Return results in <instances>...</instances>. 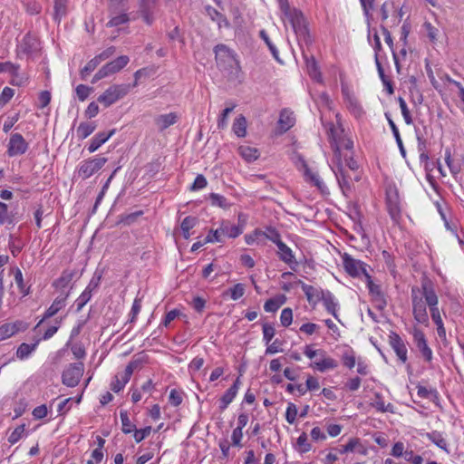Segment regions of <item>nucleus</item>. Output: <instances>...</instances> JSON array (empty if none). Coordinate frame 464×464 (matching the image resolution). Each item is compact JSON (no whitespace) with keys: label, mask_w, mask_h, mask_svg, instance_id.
Segmentation results:
<instances>
[{"label":"nucleus","mask_w":464,"mask_h":464,"mask_svg":"<svg viewBox=\"0 0 464 464\" xmlns=\"http://www.w3.org/2000/svg\"><path fill=\"white\" fill-rule=\"evenodd\" d=\"M429 291L435 292L431 282L428 279L422 280L420 287L412 286L411 291L413 317L418 323L424 325L429 324L426 294Z\"/></svg>","instance_id":"f257e3e1"},{"label":"nucleus","mask_w":464,"mask_h":464,"mask_svg":"<svg viewBox=\"0 0 464 464\" xmlns=\"http://www.w3.org/2000/svg\"><path fill=\"white\" fill-rule=\"evenodd\" d=\"M329 138L337 165L343 164V155L353 151V142L346 137L343 129L334 125L329 130Z\"/></svg>","instance_id":"f03ea898"},{"label":"nucleus","mask_w":464,"mask_h":464,"mask_svg":"<svg viewBox=\"0 0 464 464\" xmlns=\"http://www.w3.org/2000/svg\"><path fill=\"white\" fill-rule=\"evenodd\" d=\"M281 9L285 14V16L288 19L290 22L295 33L299 37H303L304 39L306 38L308 35V30L306 27L305 20L303 15V14L296 10V9H291L289 7V5L286 1L284 3H281Z\"/></svg>","instance_id":"7ed1b4c3"},{"label":"nucleus","mask_w":464,"mask_h":464,"mask_svg":"<svg viewBox=\"0 0 464 464\" xmlns=\"http://www.w3.org/2000/svg\"><path fill=\"white\" fill-rule=\"evenodd\" d=\"M130 90V84H114L109 87L102 94H101L97 101L105 108H108L117 101L126 96Z\"/></svg>","instance_id":"20e7f679"},{"label":"nucleus","mask_w":464,"mask_h":464,"mask_svg":"<svg viewBox=\"0 0 464 464\" xmlns=\"http://www.w3.org/2000/svg\"><path fill=\"white\" fill-rule=\"evenodd\" d=\"M216 61L218 66L225 70H235L238 72L240 69L239 62L236 59L232 51L226 45L218 44L215 47Z\"/></svg>","instance_id":"39448f33"},{"label":"nucleus","mask_w":464,"mask_h":464,"mask_svg":"<svg viewBox=\"0 0 464 464\" xmlns=\"http://www.w3.org/2000/svg\"><path fill=\"white\" fill-rule=\"evenodd\" d=\"M83 372L82 362L71 363L63 372L62 382L68 387H75L80 382Z\"/></svg>","instance_id":"423d86ee"},{"label":"nucleus","mask_w":464,"mask_h":464,"mask_svg":"<svg viewBox=\"0 0 464 464\" xmlns=\"http://www.w3.org/2000/svg\"><path fill=\"white\" fill-rule=\"evenodd\" d=\"M107 158L100 157L83 160L78 169L77 174L82 179H86L99 171L107 162Z\"/></svg>","instance_id":"0eeeda50"},{"label":"nucleus","mask_w":464,"mask_h":464,"mask_svg":"<svg viewBox=\"0 0 464 464\" xmlns=\"http://www.w3.org/2000/svg\"><path fill=\"white\" fill-rule=\"evenodd\" d=\"M343 267L345 271L353 277H359L361 275H369L366 271L365 265L357 259H354L347 253L342 256Z\"/></svg>","instance_id":"6e6552de"},{"label":"nucleus","mask_w":464,"mask_h":464,"mask_svg":"<svg viewBox=\"0 0 464 464\" xmlns=\"http://www.w3.org/2000/svg\"><path fill=\"white\" fill-rule=\"evenodd\" d=\"M28 149V144L20 133L11 135L8 144V155L18 156L24 154Z\"/></svg>","instance_id":"1a4fd4ad"},{"label":"nucleus","mask_w":464,"mask_h":464,"mask_svg":"<svg viewBox=\"0 0 464 464\" xmlns=\"http://www.w3.org/2000/svg\"><path fill=\"white\" fill-rule=\"evenodd\" d=\"M412 334H413V340L416 343L417 348L421 353V354L425 358V360L427 362H430L432 359V352L427 344V341H426L423 332L419 328H414Z\"/></svg>","instance_id":"9d476101"},{"label":"nucleus","mask_w":464,"mask_h":464,"mask_svg":"<svg viewBox=\"0 0 464 464\" xmlns=\"http://www.w3.org/2000/svg\"><path fill=\"white\" fill-rule=\"evenodd\" d=\"M158 0H140V12L144 22L150 25L154 21Z\"/></svg>","instance_id":"9b49d317"},{"label":"nucleus","mask_w":464,"mask_h":464,"mask_svg":"<svg viewBox=\"0 0 464 464\" xmlns=\"http://www.w3.org/2000/svg\"><path fill=\"white\" fill-rule=\"evenodd\" d=\"M389 343L398 358L402 362H405L407 361V348L400 335L394 332H392L389 335Z\"/></svg>","instance_id":"f8f14e48"},{"label":"nucleus","mask_w":464,"mask_h":464,"mask_svg":"<svg viewBox=\"0 0 464 464\" xmlns=\"http://www.w3.org/2000/svg\"><path fill=\"white\" fill-rule=\"evenodd\" d=\"M311 366L324 372L327 370L335 369L338 366V362L334 359L327 356L326 352L324 350V355H318Z\"/></svg>","instance_id":"ddd939ff"},{"label":"nucleus","mask_w":464,"mask_h":464,"mask_svg":"<svg viewBox=\"0 0 464 464\" xmlns=\"http://www.w3.org/2000/svg\"><path fill=\"white\" fill-rule=\"evenodd\" d=\"M427 294V304L430 311V315L432 321L435 323V324H442V319L440 316V313L438 307L439 298L436 294V292H426Z\"/></svg>","instance_id":"4468645a"},{"label":"nucleus","mask_w":464,"mask_h":464,"mask_svg":"<svg viewBox=\"0 0 464 464\" xmlns=\"http://www.w3.org/2000/svg\"><path fill=\"white\" fill-rule=\"evenodd\" d=\"M69 294L61 295L57 296L51 306L46 310L44 313V317L42 320L37 324L36 327H38L44 321H45L48 318H51L54 316L60 310H62L65 306L66 299L68 297Z\"/></svg>","instance_id":"2eb2a0df"},{"label":"nucleus","mask_w":464,"mask_h":464,"mask_svg":"<svg viewBox=\"0 0 464 464\" xmlns=\"http://www.w3.org/2000/svg\"><path fill=\"white\" fill-rule=\"evenodd\" d=\"M179 118V117L176 112L160 114L155 117L154 123L160 131H163L169 126L174 125L178 121Z\"/></svg>","instance_id":"dca6fc26"},{"label":"nucleus","mask_w":464,"mask_h":464,"mask_svg":"<svg viewBox=\"0 0 464 464\" xmlns=\"http://www.w3.org/2000/svg\"><path fill=\"white\" fill-rule=\"evenodd\" d=\"M129 61L130 59L127 55H121L116 58L115 60L103 65L102 69L104 72H106V75L109 76L111 74L120 72L128 64Z\"/></svg>","instance_id":"f3484780"},{"label":"nucleus","mask_w":464,"mask_h":464,"mask_svg":"<svg viewBox=\"0 0 464 464\" xmlns=\"http://www.w3.org/2000/svg\"><path fill=\"white\" fill-rule=\"evenodd\" d=\"M299 284L301 285L302 290L305 294L306 298L309 303H316V302L320 301L322 295L325 292V291L322 290L321 288H316L313 285H306L302 281H299Z\"/></svg>","instance_id":"a211bd4d"},{"label":"nucleus","mask_w":464,"mask_h":464,"mask_svg":"<svg viewBox=\"0 0 464 464\" xmlns=\"http://www.w3.org/2000/svg\"><path fill=\"white\" fill-rule=\"evenodd\" d=\"M115 130H111L109 132H99L91 140L88 147L89 152L92 153L96 151L102 144H104L113 134Z\"/></svg>","instance_id":"6ab92c4d"},{"label":"nucleus","mask_w":464,"mask_h":464,"mask_svg":"<svg viewBox=\"0 0 464 464\" xmlns=\"http://www.w3.org/2000/svg\"><path fill=\"white\" fill-rule=\"evenodd\" d=\"M240 380L239 377L234 382L233 385L225 392V394L220 399V409L224 411L227 407L232 402L234 398L236 397L237 391L239 389Z\"/></svg>","instance_id":"aec40b11"},{"label":"nucleus","mask_w":464,"mask_h":464,"mask_svg":"<svg viewBox=\"0 0 464 464\" xmlns=\"http://www.w3.org/2000/svg\"><path fill=\"white\" fill-rule=\"evenodd\" d=\"M343 94L344 96L349 111L355 117H360L362 113V109L360 103L358 102L357 99L353 94H351L349 91L346 89H343Z\"/></svg>","instance_id":"412c9836"},{"label":"nucleus","mask_w":464,"mask_h":464,"mask_svg":"<svg viewBox=\"0 0 464 464\" xmlns=\"http://www.w3.org/2000/svg\"><path fill=\"white\" fill-rule=\"evenodd\" d=\"M335 176L343 193L346 195V193L351 190V178L345 172L343 164L337 165Z\"/></svg>","instance_id":"4be33fe9"},{"label":"nucleus","mask_w":464,"mask_h":464,"mask_svg":"<svg viewBox=\"0 0 464 464\" xmlns=\"http://www.w3.org/2000/svg\"><path fill=\"white\" fill-rule=\"evenodd\" d=\"M295 119L294 113L286 109L280 112L278 125L283 131H287L295 124Z\"/></svg>","instance_id":"5701e85b"},{"label":"nucleus","mask_w":464,"mask_h":464,"mask_svg":"<svg viewBox=\"0 0 464 464\" xmlns=\"http://www.w3.org/2000/svg\"><path fill=\"white\" fill-rule=\"evenodd\" d=\"M221 232L225 237L229 238H236L243 232V227L231 224L229 221H222Z\"/></svg>","instance_id":"b1692460"},{"label":"nucleus","mask_w":464,"mask_h":464,"mask_svg":"<svg viewBox=\"0 0 464 464\" xmlns=\"http://www.w3.org/2000/svg\"><path fill=\"white\" fill-rule=\"evenodd\" d=\"M22 324H23L22 322H16L14 324H5L1 325L0 326V342L15 334L20 330V326Z\"/></svg>","instance_id":"393cba45"},{"label":"nucleus","mask_w":464,"mask_h":464,"mask_svg":"<svg viewBox=\"0 0 464 464\" xmlns=\"http://www.w3.org/2000/svg\"><path fill=\"white\" fill-rule=\"evenodd\" d=\"M321 300L324 303L325 309L337 318V303L334 301V296L329 291H325L322 295Z\"/></svg>","instance_id":"a878e982"},{"label":"nucleus","mask_w":464,"mask_h":464,"mask_svg":"<svg viewBox=\"0 0 464 464\" xmlns=\"http://www.w3.org/2000/svg\"><path fill=\"white\" fill-rule=\"evenodd\" d=\"M277 247L279 258L282 261L288 265L295 263L292 250L284 242L278 244Z\"/></svg>","instance_id":"bb28decb"},{"label":"nucleus","mask_w":464,"mask_h":464,"mask_svg":"<svg viewBox=\"0 0 464 464\" xmlns=\"http://www.w3.org/2000/svg\"><path fill=\"white\" fill-rule=\"evenodd\" d=\"M95 129L96 125L94 122H81L76 130L77 137L81 140H84L90 136Z\"/></svg>","instance_id":"cd10ccee"},{"label":"nucleus","mask_w":464,"mask_h":464,"mask_svg":"<svg viewBox=\"0 0 464 464\" xmlns=\"http://www.w3.org/2000/svg\"><path fill=\"white\" fill-rule=\"evenodd\" d=\"M238 152L248 162L256 160L259 156L258 150L249 146H240Z\"/></svg>","instance_id":"c85d7f7f"},{"label":"nucleus","mask_w":464,"mask_h":464,"mask_svg":"<svg viewBox=\"0 0 464 464\" xmlns=\"http://www.w3.org/2000/svg\"><path fill=\"white\" fill-rule=\"evenodd\" d=\"M233 130L237 137H245L246 134V118L240 115L233 123Z\"/></svg>","instance_id":"c756f323"},{"label":"nucleus","mask_w":464,"mask_h":464,"mask_svg":"<svg viewBox=\"0 0 464 464\" xmlns=\"http://www.w3.org/2000/svg\"><path fill=\"white\" fill-rule=\"evenodd\" d=\"M111 20L107 23V26L113 27L118 26L129 22L130 18L126 12H121L118 14H111Z\"/></svg>","instance_id":"7c9ffc66"},{"label":"nucleus","mask_w":464,"mask_h":464,"mask_svg":"<svg viewBox=\"0 0 464 464\" xmlns=\"http://www.w3.org/2000/svg\"><path fill=\"white\" fill-rule=\"evenodd\" d=\"M427 438L441 450L448 451L447 441L439 431L434 430L432 432L427 433Z\"/></svg>","instance_id":"2f4dec72"},{"label":"nucleus","mask_w":464,"mask_h":464,"mask_svg":"<svg viewBox=\"0 0 464 464\" xmlns=\"http://www.w3.org/2000/svg\"><path fill=\"white\" fill-rule=\"evenodd\" d=\"M304 167H305L304 175H305L306 179L310 182H312L314 186H316L318 188V189H320L321 191H324V189L326 188H325L324 184L323 183V181L320 179L318 174L312 172L311 169L309 168H307V166H304Z\"/></svg>","instance_id":"473e14b6"},{"label":"nucleus","mask_w":464,"mask_h":464,"mask_svg":"<svg viewBox=\"0 0 464 464\" xmlns=\"http://www.w3.org/2000/svg\"><path fill=\"white\" fill-rule=\"evenodd\" d=\"M37 344H38V342H36L33 344H28V343H23L22 344H20V346L18 347V349L16 351V356L21 360L28 357V355L33 351L35 350Z\"/></svg>","instance_id":"72a5a7b5"},{"label":"nucleus","mask_w":464,"mask_h":464,"mask_svg":"<svg viewBox=\"0 0 464 464\" xmlns=\"http://www.w3.org/2000/svg\"><path fill=\"white\" fill-rule=\"evenodd\" d=\"M127 0H110L109 11L110 14H118L127 11Z\"/></svg>","instance_id":"f704fd0d"},{"label":"nucleus","mask_w":464,"mask_h":464,"mask_svg":"<svg viewBox=\"0 0 464 464\" xmlns=\"http://www.w3.org/2000/svg\"><path fill=\"white\" fill-rule=\"evenodd\" d=\"M387 208L392 218L396 220L400 217L401 213V208L397 198L392 199V198L389 196L387 199Z\"/></svg>","instance_id":"c9c22d12"},{"label":"nucleus","mask_w":464,"mask_h":464,"mask_svg":"<svg viewBox=\"0 0 464 464\" xmlns=\"http://www.w3.org/2000/svg\"><path fill=\"white\" fill-rule=\"evenodd\" d=\"M306 67L308 73L312 78L315 79L318 82L322 81L321 72H319L317 63L314 58H312L311 60H306Z\"/></svg>","instance_id":"e433bc0d"},{"label":"nucleus","mask_w":464,"mask_h":464,"mask_svg":"<svg viewBox=\"0 0 464 464\" xmlns=\"http://www.w3.org/2000/svg\"><path fill=\"white\" fill-rule=\"evenodd\" d=\"M100 63H101V62L97 59L96 56L94 58H92L91 61H89L87 63V64L81 70V72H80L81 78L82 80H85L87 78V76L92 72H93Z\"/></svg>","instance_id":"4c0bfd02"},{"label":"nucleus","mask_w":464,"mask_h":464,"mask_svg":"<svg viewBox=\"0 0 464 464\" xmlns=\"http://www.w3.org/2000/svg\"><path fill=\"white\" fill-rule=\"evenodd\" d=\"M67 0H54V19L60 22L66 14Z\"/></svg>","instance_id":"58836bf2"},{"label":"nucleus","mask_w":464,"mask_h":464,"mask_svg":"<svg viewBox=\"0 0 464 464\" xmlns=\"http://www.w3.org/2000/svg\"><path fill=\"white\" fill-rule=\"evenodd\" d=\"M284 303L285 296H282L281 300L271 298L265 303L264 309L266 312L273 313L276 312Z\"/></svg>","instance_id":"ea45409f"},{"label":"nucleus","mask_w":464,"mask_h":464,"mask_svg":"<svg viewBox=\"0 0 464 464\" xmlns=\"http://www.w3.org/2000/svg\"><path fill=\"white\" fill-rule=\"evenodd\" d=\"M73 274L72 272L64 271L62 276L54 281L53 285L58 288L66 287L72 281Z\"/></svg>","instance_id":"a19ab883"},{"label":"nucleus","mask_w":464,"mask_h":464,"mask_svg":"<svg viewBox=\"0 0 464 464\" xmlns=\"http://www.w3.org/2000/svg\"><path fill=\"white\" fill-rule=\"evenodd\" d=\"M209 199L213 206H218L222 208H228L230 204L227 203V198L219 194L211 193Z\"/></svg>","instance_id":"79ce46f5"},{"label":"nucleus","mask_w":464,"mask_h":464,"mask_svg":"<svg viewBox=\"0 0 464 464\" xmlns=\"http://www.w3.org/2000/svg\"><path fill=\"white\" fill-rule=\"evenodd\" d=\"M19 65L10 62L0 63V72H9L12 76L18 77Z\"/></svg>","instance_id":"37998d69"},{"label":"nucleus","mask_w":464,"mask_h":464,"mask_svg":"<svg viewBox=\"0 0 464 464\" xmlns=\"http://www.w3.org/2000/svg\"><path fill=\"white\" fill-rule=\"evenodd\" d=\"M388 121H389V125H390V127H391V129L392 130V133H393V135H394V137L396 139V142H397V144L399 146L400 151H401V155L403 157H405V153L406 152H405V149H404L403 144H402V140H401V136H400L399 130H398L396 124L394 123V121L392 119H388Z\"/></svg>","instance_id":"c03bdc74"},{"label":"nucleus","mask_w":464,"mask_h":464,"mask_svg":"<svg viewBox=\"0 0 464 464\" xmlns=\"http://www.w3.org/2000/svg\"><path fill=\"white\" fill-rule=\"evenodd\" d=\"M120 417L122 424V431L126 434L132 432L135 430V425L130 420L127 412L121 411Z\"/></svg>","instance_id":"a18cd8bd"},{"label":"nucleus","mask_w":464,"mask_h":464,"mask_svg":"<svg viewBox=\"0 0 464 464\" xmlns=\"http://www.w3.org/2000/svg\"><path fill=\"white\" fill-rule=\"evenodd\" d=\"M372 406L381 412L392 411V405H385L383 400L379 394H376L375 401L372 402Z\"/></svg>","instance_id":"49530a36"},{"label":"nucleus","mask_w":464,"mask_h":464,"mask_svg":"<svg viewBox=\"0 0 464 464\" xmlns=\"http://www.w3.org/2000/svg\"><path fill=\"white\" fill-rule=\"evenodd\" d=\"M224 233L221 232V226L216 229H211L209 234L205 238V243H213V242H223Z\"/></svg>","instance_id":"de8ad7c7"},{"label":"nucleus","mask_w":464,"mask_h":464,"mask_svg":"<svg viewBox=\"0 0 464 464\" xmlns=\"http://www.w3.org/2000/svg\"><path fill=\"white\" fill-rule=\"evenodd\" d=\"M227 293H229L231 299L237 300L244 295L245 285L241 283L236 284L227 290Z\"/></svg>","instance_id":"09e8293b"},{"label":"nucleus","mask_w":464,"mask_h":464,"mask_svg":"<svg viewBox=\"0 0 464 464\" xmlns=\"http://www.w3.org/2000/svg\"><path fill=\"white\" fill-rule=\"evenodd\" d=\"M235 107H236L235 104H231L229 107H227L226 109L223 110V111L218 119V127L219 129H224L227 127V117H228L229 113L233 111Z\"/></svg>","instance_id":"8fccbe9b"},{"label":"nucleus","mask_w":464,"mask_h":464,"mask_svg":"<svg viewBox=\"0 0 464 464\" xmlns=\"http://www.w3.org/2000/svg\"><path fill=\"white\" fill-rule=\"evenodd\" d=\"M398 101H399L400 108L401 111V114L403 116V119H404L406 124H408V125L411 124L412 118H411V112L408 109V106L406 104V102L401 97H399Z\"/></svg>","instance_id":"3c124183"},{"label":"nucleus","mask_w":464,"mask_h":464,"mask_svg":"<svg viewBox=\"0 0 464 464\" xmlns=\"http://www.w3.org/2000/svg\"><path fill=\"white\" fill-rule=\"evenodd\" d=\"M5 222L12 224L14 222V218L12 216L8 215L7 205L0 201V225H3Z\"/></svg>","instance_id":"603ef678"},{"label":"nucleus","mask_w":464,"mask_h":464,"mask_svg":"<svg viewBox=\"0 0 464 464\" xmlns=\"http://www.w3.org/2000/svg\"><path fill=\"white\" fill-rule=\"evenodd\" d=\"M276 334V330L273 325L265 323L263 324V338L266 344H268Z\"/></svg>","instance_id":"864d4df0"},{"label":"nucleus","mask_w":464,"mask_h":464,"mask_svg":"<svg viewBox=\"0 0 464 464\" xmlns=\"http://www.w3.org/2000/svg\"><path fill=\"white\" fill-rule=\"evenodd\" d=\"M75 91L79 100L83 102L88 98L90 93L92 92V88L84 84H79L76 87Z\"/></svg>","instance_id":"5fc2aeb1"},{"label":"nucleus","mask_w":464,"mask_h":464,"mask_svg":"<svg viewBox=\"0 0 464 464\" xmlns=\"http://www.w3.org/2000/svg\"><path fill=\"white\" fill-rule=\"evenodd\" d=\"M297 413H298V411H297L296 406L292 402L288 403L286 412H285L286 421L289 424H293L296 420Z\"/></svg>","instance_id":"6e6d98bb"},{"label":"nucleus","mask_w":464,"mask_h":464,"mask_svg":"<svg viewBox=\"0 0 464 464\" xmlns=\"http://www.w3.org/2000/svg\"><path fill=\"white\" fill-rule=\"evenodd\" d=\"M280 321L283 326L287 327L293 321V311L291 308H285L281 312Z\"/></svg>","instance_id":"4d7b16f0"},{"label":"nucleus","mask_w":464,"mask_h":464,"mask_svg":"<svg viewBox=\"0 0 464 464\" xmlns=\"http://www.w3.org/2000/svg\"><path fill=\"white\" fill-rule=\"evenodd\" d=\"M197 223H198L197 218L188 216V217H186L182 220L180 228H181L182 232H188L192 227H194L196 226Z\"/></svg>","instance_id":"13d9d810"},{"label":"nucleus","mask_w":464,"mask_h":464,"mask_svg":"<svg viewBox=\"0 0 464 464\" xmlns=\"http://www.w3.org/2000/svg\"><path fill=\"white\" fill-rule=\"evenodd\" d=\"M92 294L89 290H84L82 295L76 300L77 311L82 309V307L90 301Z\"/></svg>","instance_id":"bf43d9fd"},{"label":"nucleus","mask_w":464,"mask_h":464,"mask_svg":"<svg viewBox=\"0 0 464 464\" xmlns=\"http://www.w3.org/2000/svg\"><path fill=\"white\" fill-rule=\"evenodd\" d=\"M297 445L299 447V450L302 453L307 452L311 450V445L307 442V435L305 432H303L297 439Z\"/></svg>","instance_id":"052dcab7"},{"label":"nucleus","mask_w":464,"mask_h":464,"mask_svg":"<svg viewBox=\"0 0 464 464\" xmlns=\"http://www.w3.org/2000/svg\"><path fill=\"white\" fill-rule=\"evenodd\" d=\"M133 431H134V434H133L134 440H136V442H140L141 440H143L146 437H148L150 434L151 427L148 426V427H145L140 430L135 429Z\"/></svg>","instance_id":"680f3d73"},{"label":"nucleus","mask_w":464,"mask_h":464,"mask_svg":"<svg viewBox=\"0 0 464 464\" xmlns=\"http://www.w3.org/2000/svg\"><path fill=\"white\" fill-rule=\"evenodd\" d=\"M353 151H350V153H343V159L346 167H348L351 170H355L358 169V164L356 160H353Z\"/></svg>","instance_id":"e2e57ef3"},{"label":"nucleus","mask_w":464,"mask_h":464,"mask_svg":"<svg viewBox=\"0 0 464 464\" xmlns=\"http://www.w3.org/2000/svg\"><path fill=\"white\" fill-rule=\"evenodd\" d=\"M342 361L344 366L348 367L349 369L353 368L356 363L353 352L344 353L342 356Z\"/></svg>","instance_id":"0e129e2a"},{"label":"nucleus","mask_w":464,"mask_h":464,"mask_svg":"<svg viewBox=\"0 0 464 464\" xmlns=\"http://www.w3.org/2000/svg\"><path fill=\"white\" fill-rule=\"evenodd\" d=\"M24 432V425H19L14 429V430L9 436L8 441L11 444L16 443L22 437Z\"/></svg>","instance_id":"69168bd1"},{"label":"nucleus","mask_w":464,"mask_h":464,"mask_svg":"<svg viewBox=\"0 0 464 464\" xmlns=\"http://www.w3.org/2000/svg\"><path fill=\"white\" fill-rule=\"evenodd\" d=\"M14 281L19 287L21 293H23L24 295H26L29 294V289L24 288V279H23V274L20 269H16L14 274Z\"/></svg>","instance_id":"338daca9"},{"label":"nucleus","mask_w":464,"mask_h":464,"mask_svg":"<svg viewBox=\"0 0 464 464\" xmlns=\"http://www.w3.org/2000/svg\"><path fill=\"white\" fill-rule=\"evenodd\" d=\"M207 184H208V182H207L206 178L203 175L199 174L196 177L193 184L191 185L190 189L191 190L201 189V188H204L207 186Z\"/></svg>","instance_id":"774afa93"}]
</instances>
